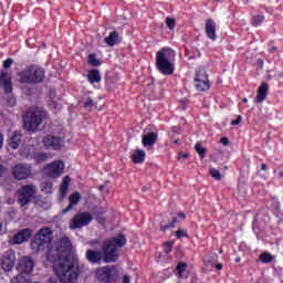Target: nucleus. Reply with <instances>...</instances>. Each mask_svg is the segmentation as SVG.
<instances>
[{
    "instance_id": "obj_1",
    "label": "nucleus",
    "mask_w": 283,
    "mask_h": 283,
    "mask_svg": "<svg viewBox=\"0 0 283 283\" xmlns=\"http://www.w3.org/2000/svg\"><path fill=\"white\" fill-rule=\"evenodd\" d=\"M57 260L53 269L61 283H74L78 280V265L70 256H62V253H70L72 251V241L67 237L61 238L55 248Z\"/></svg>"
},
{
    "instance_id": "obj_2",
    "label": "nucleus",
    "mask_w": 283,
    "mask_h": 283,
    "mask_svg": "<svg viewBox=\"0 0 283 283\" xmlns=\"http://www.w3.org/2000/svg\"><path fill=\"white\" fill-rule=\"evenodd\" d=\"M125 244H127V238H125V234L119 233L105 241L102 244V251L86 250L85 258L91 264H101L102 260L105 264H111L118 260V249H123Z\"/></svg>"
},
{
    "instance_id": "obj_3",
    "label": "nucleus",
    "mask_w": 283,
    "mask_h": 283,
    "mask_svg": "<svg viewBox=\"0 0 283 283\" xmlns=\"http://www.w3.org/2000/svg\"><path fill=\"white\" fill-rule=\"evenodd\" d=\"M174 56H176V53L168 48H164L156 53V67L164 76H172L176 72V66L171 61Z\"/></svg>"
},
{
    "instance_id": "obj_4",
    "label": "nucleus",
    "mask_w": 283,
    "mask_h": 283,
    "mask_svg": "<svg viewBox=\"0 0 283 283\" xmlns=\"http://www.w3.org/2000/svg\"><path fill=\"white\" fill-rule=\"evenodd\" d=\"M20 83H27L28 85H39L45 81V70L38 65H30L18 74Z\"/></svg>"
},
{
    "instance_id": "obj_5",
    "label": "nucleus",
    "mask_w": 283,
    "mask_h": 283,
    "mask_svg": "<svg viewBox=\"0 0 283 283\" xmlns=\"http://www.w3.org/2000/svg\"><path fill=\"white\" fill-rule=\"evenodd\" d=\"M45 116H48V113L39 107L28 109L23 116V125L27 132H36Z\"/></svg>"
},
{
    "instance_id": "obj_6",
    "label": "nucleus",
    "mask_w": 283,
    "mask_h": 283,
    "mask_svg": "<svg viewBox=\"0 0 283 283\" xmlns=\"http://www.w3.org/2000/svg\"><path fill=\"white\" fill-rule=\"evenodd\" d=\"M54 240V233L50 228H42L34 235V239L31 241L30 247L32 251L39 253V251H45V247Z\"/></svg>"
},
{
    "instance_id": "obj_7",
    "label": "nucleus",
    "mask_w": 283,
    "mask_h": 283,
    "mask_svg": "<svg viewBox=\"0 0 283 283\" xmlns=\"http://www.w3.org/2000/svg\"><path fill=\"white\" fill-rule=\"evenodd\" d=\"M18 205L20 207H27L32 202V199L36 196V186L34 185H24L17 191Z\"/></svg>"
},
{
    "instance_id": "obj_8",
    "label": "nucleus",
    "mask_w": 283,
    "mask_h": 283,
    "mask_svg": "<svg viewBox=\"0 0 283 283\" xmlns=\"http://www.w3.org/2000/svg\"><path fill=\"white\" fill-rule=\"evenodd\" d=\"M94 220V216L90 212H77L75 216L69 221V229L71 231H76V229H83V227H87Z\"/></svg>"
},
{
    "instance_id": "obj_9",
    "label": "nucleus",
    "mask_w": 283,
    "mask_h": 283,
    "mask_svg": "<svg viewBox=\"0 0 283 283\" xmlns=\"http://www.w3.org/2000/svg\"><path fill=\"white\" fill-rule=\"evenodd\" d=\"M195 87L197 92H208L211 90V82H209V74L205 69H199L195 74Z\"/></svg>"
},
{
    "instance_id": "obj_10",
    "label": "nucleus",
    "mask_w": 283,
    "mask_h": 283,
    "mask_svg": "<svg viewBox=\"0 0 283 283\" xmlns=\"http://www.w3.org/2000/svg\"><path fill=\"white\" fill-rule=\"evenodd\" d=\"M12 176L15 180H28L32 176V166L28 164H18L12 168Z\"/></svg>"
},
{
    "instance_id": "obj_11",
    "label": "nucleus",
    "mask_w": 283,
    "mask_h": 283,
    "mask_svg": "<svg viewBox=\"0 0 283 283\" xmlns=\"http://www.w3.org/2000/svg\"><path fill=\"white\" fill-rule=\"evenodd\" d=\"M65 169L63 160L53 161L44 167V174L49 178H60Z\"/></svg>"
},
{
    "instance_id": "obj_12",
    "label": "nucleus",
    "mask_w": 283,
    "mask_h": 283,
    "mask_svg": "<svg viewBox=\"0 0 283 283\" xmlns=\"http://www.w3.org/2000/svg\"><path fill=\"white\" fill-rule=\"evenodd\" d=\"M17 262V254H14V250H7L1 258V266L2 271L10 272L14 269V263Z\"/></svg>"
},
{
    "instance_id": "obj_13",
    "label": "nucleus",
    "mask_w": 283,
    "mask_h": 283,
    "mask_svg": "<svg viewBox=\"0 0 283 283\" xmlns=\"http://www.w3.org/2000/svg\"><path fill=\"white\" fill-rule=\"evenodd\" d=\"M43 145L49 151H59L63 147V139L59 136L46 135Z\"/></svg>"
},
{
    "instance_id": "obj_14",
    "label": "nucleus",
    "mask_w": 283,
    "mask_h": 283,
    "mask_svg": "<svg viewBox=\"0 0 283 283\" xmlns=\"http://www.w3.org/2000/svg\"><path fill=\"white\" fill-rule=\"evenodd\" d=\"M96 279L98 282L112 283L114 281V269L109 266H103L97 269Z\"/></svg>"
},
{
    "instance_id": "obj_15",
    "label": "nucleus",
    "mask_w": 283,
    "mask_h": 283,
    "mask_svg": "<svg viewBox=\"0 0 283 283\" xmlns=\"http://www.w3.org/2000/svg\"><path fill=\"white\" fill-rule=\"evenodd\" d=\"M34 260L31 256H23L20 260L19 269L24 275H30L34 271Z\"/></svg>"
},
{
    "instance_id": "obj_16",
    "label": "nucleus",
    "mask_w": 283,
    "mask_h": 283,
    "mask_svg": "<svg viewBox=\"0 0 283 283\" xmlns=\"http://www.w3.org/2000/svg\"><path fill=\"white\" fill-rule=\"evenodd\" d=\"M30 238H32V230L30 228H25L13 235L12 243L23 244V242H28Z\"/></svg>"
},
{
    "instance_id": "obj_17",
    "label": "nucleus",
    "mask_w": 283,
    "mask_h": 283,
    "mask_svg": "<svg viewBox=\"0 0 283 283\" xmlns=\"http://www.w3.org/2000/svg\"><path fill=\"white\" fill-rule=\"evenodd\" d=\"M205 32H206V36L208 39H210V41L218 40V35L216 34L217 25H216V21H213V19L206 20Z\"/></svg>"
},
{
    "instance_id": "obj_18",
    "label": "nucleus",
    "mask_w": 283,
    "mask_h": 283,
    "mask_svg": "<svg viewBox=\"0 0 283 283\" xmlns=\"http://www.w3.org/2000/svg\"><path fill=\"white\" fill-rule=\"evenodd\" d=\"M0 87L4 90V94H12V77L7 72L0 73Z\"/></svg>"
},
{
    "instance_id": "obj_19",
    "label": "nucleus",
    "mask_w": 283,
    "mask_h": 283,
    "mask_svg": "<svg viewBox=\"0 0 283 283\" xmlns=\"http://www.w3.org/2000/svg\"><path fill=\"white\" fill-rule=\"evenodd\" d=\"M266 96H269V83L262 82L256 91L254 102L258 104L264 103V101H266Z\"/></svg>"
},
{
    "instance_id": "obj_20",
    "label": "nucleus",
    "mask_w": 283,
    "mask_h": 283,
    "mask_svg": "<svg viewBox=\"0 0 283 283\" xmlns=\"http://www.w3.org/2000/svg\"><path fill=\"white\" fill-rule=\"evenodd\" d=\"M69 201H70L69 206L62 210V216H65V213H69V211H72V209L76 207L78 202H81V192L75 191L72 195H70Z\"/></svg>"
},
{
    "instance_id": "obj_21",
    "label": "nucleus",
    "mask_w": 283,
    "mask_h": 283,
    "mask_svg": "<svg viewBox=\"0 0 283 283\" xmlns=\"http://www.w3.org/2000/svg\"><path fill=\"white\" fill-rule=\"evenodd\" d=\"M156 140H158V134L156 133H147L142 137V145L144 147H151L156 145Z\"/></svg>"
},
{
    "instance_id": "obj_22",
    "label": "nucleus",
    "mask_w": 283,
    "mask_h": 283,
    "mask_svg": "<svg viewBox=\"0 0 283 283\" xmlns=\"http://www.w3.org/2000/svg\"><path fill=\"white\" fill-rule=\"evenodd\" d=\"M87 81L88 83H91V85H94L95 83H101V81H103V77L101 76V71H98V69H93L88 71Z\"/></svg>"
},
{
    "instance_id": "obj_23",
    "label": "nucleus",
    "mask_w": 283,
    "mask_h": 283,
    "mask_svg": "<svg viewBox=\"0 0 283 283\" xmlns=\"http://www.w3.org/2000/svg\"><path fill=\"white\" fill-rule=\"evenodd\" d=\"M146 153L145 150L137 149L135 154L130 156L134 165H143L145 163Z\"/></svg>"
},
{
    "instance_id": "obj_24",
    "label": "nucleus",
    "mask_w": 283,
    "mask_h": 283,
    "mask_svg": "<svg viewBox=\"0 0 283 283\" xmlns=\"http://www.w3.org/2000/svg\"><path fill=\"white\" fill-rule=\"evenodd\" d=\"M20 145H21V133L14 132L10 138L9 147H11V149H19Z\"/></svg>"
},
{
    "instance_id": "obj_25",
    "label": "nucleus",
    "mask_w": 283,
    "mask_h": 283,
    "mask_svg": "<svg viewBox=\"0 0 283 283\" xmlns=\"http://www.w3.org/2000/svg\"><path fill=\"white\" fill-rule=\"evenodd\" d=\"M118 32L113 31L109 33L108 36L105 38V43L109 45V48H114V45H116V43H118Z\"/></svg>"
},
{
    "instance_id": "obj_26",
    "label": "nucleus",
    "mask_w": 283,
    "mask_h": 283,
    "mask_svg": "<svg viewBox=\"0 0 283 283\" xmlns=\"http://www.w3.org/2000/svg\"><path fill=\"white\" fill-rule=\"evenodd\" d=\"M265 19H266V17H264V14H255L251 19V25L253 28H260V25H262V23H264Z\"/></svg>"
},
{
    "instance_id": "obj_27",
    "label": "nucleus",
    "mask_w": 283,
    "mask_h": 283,
    "mask_svg": "<svg viewBox=\"0 0 283 283\" xmlns=\"http://www.w3.org/2000/svg\"><path fill=\"white\" fill-rule=\"evenodd\" d=\"M69 189H70V176H65L60 186L61 196H66Z\"/></svg>"
},
{
    "instance_id": "obj_28",
    "label": "nucleus",
    "mask_w": 283,
    "mask_h": 283,
    "mask_svg": "<svg viewBox=\"0 0 283 283\" xmlns=\"http://www.w3.org/2000/svg\"><path fill=\"white\" fill-rule=\"evenodd\" d=\"M259 260H260V262H262V264H271V262H273L275 260V258L272 256V254L269 252H262L259 255Z\"/></svg>"
},
{
    "instance_id": "obj_29",
    "label": "nucleus",
    "mask_w": 283,
    "mask_h": 283,
    "mask_svg": "<svg viewBox=\"0 0 283 283\" xmlns=\"http://www.w3.org/2000/svg\"><path fill=\"white\" fill-rule=\"evenodd\" d=\"M187 262H179L176 266V275L182 280L185 271H187Z\"/></svg>"
},
{
    "instance_id": "obj_30",
    "label": "nucleus",
    "mask_w": 283,
    "mask_h": 283,
    "mask_svg": "<svg viewBox=\"0 0 283 283\" xmlns=\"http://www.w3.org/2000/svg\"><path fill=\"white\" fill-rule=\"evenodd\" d=\"M87 63H88V65H91L92 67H101V65H102L101 60L97 59L94 53L88 54Z\"/></svg>"
},
{
    "instance_id": "obj_31",
    "label": "nucleus",
    "mask_w": 283,
    "mask_h": 283,
    "mask_svg": "<svg viewBox=\"0 0 283 283\" xmlns=\"http://www.w3.org/2000/svg\"><path fill=\"white\" fill-rule=\"evenodd\" d=\"M176 224H178V218L174 217L172 220L167 224L160 223V231L165 232L169 231V229H175Z\"/></svg>"
},
{
    "instance_id": "obj_32",
    "label": "nucleus",
    "mask_w": 283,
    "mask_h": 283,
    "mask_svg": "<svg viewBox=\"0 0 283 283\" xmlns=\"http://www.w3.org/2000/svg\"><path fill=\"white\" fill-rule=\"evenodd\" d=\"M53 189H54V184H52V181H44L41 184V191L43 193H52Z\"/></svg>"
},
{
    "instance_id": "obj_33",
    "label": "nucleus",
    "mask_w": 283,
    "mask_h": 283,
    "mask_svg": "<svg viewBox=\"0 0 283 283\" xmlns=\"http://www.w3.org/2000/svg\"><path fill=\"white\" fill-rule=\"evenodd\" d=\"M195 151H197L200 158H205V156H207V148H205L200 143L195 144Z\"/></svg>"
},
{
    "instance_id": "obj_34",
    "label": "nucleus",
    "mask_w": 283,
    "mask_h": 283,
    "mask_svg": "<svg viewBox=\"0 0 283 283\" xmlns=\"http://www.w3.org/2000/svg\"><path fill=\"white\" fill-rule=\"evenodd\" d=\"M33 158H34V160H35V163L39 165V164H41V163H46V160H48V154H45V153H35L34 155H33Z\"/></svg>"
},
{
    "instance_id": "obj_35",
    "label": "nucleus",
    "mask_w": 283,
    "mask_h": 283,
    "mask_svg": "<svg viewBox=\"0 0 283 283\" xmlns=\"http://www.w3.org/2000/svg\"><path fill=\"white\" fill-rule=\"evenodd\" d=\"M174 241H166L164 242L163 247H164V251L166 253V255H169V253H171L174 251Z\"/></svg>"
},
{
    "instance_id": "obj_36",
    "label": "nucleus",
    "mask_w": 283,
    "mask_h": 283,
    "mask_svg": "<svg viewBox=\"0 0 283 283\" xmlns=\"http://www.w3.org/2000/svg\"><path fill=\"white\" fill-rule=\"evenodd\" d=\"M11 283H28V277L25 274H18L11 280Z\"/></svg>"
},
{
    "instance_id": "obj_37",
    "label": "nucleus",
    "mask_w": 283,
    "mask_h": 283,
    "mask_svg": "<svg viewBox=\"0 0 283 283\" xmlns=\"http://www.w3.org/2000/svg\"><path fill=\"white\" fill-rule=\"evenodd\" d=\"M210 176L214 178V180H222V174L216 168L210 169Z\"/></svg>"
},
{
    "instance_id": "obj_38",
    "label": "nucleus",
    "mask_w": 283,
    "mask_h": 283,
    "mask_svg": "<svg viewBox=\"0 0 283 283\" xmlns=\"http://www.w3.org/2000/svg\"><path fill=\"white\" fill-rule=\"evenodd\" d=\"M175 235L178 240L182 239V238H189V233L187 232V230H182V229H178L175 232Z\"/></svg>"
},
{
    "instance_id": "obj_39",
    "label": "nucleus",
    "mask_w": 283,
    "mask_h": 283,
    "mask_svg": "<svg viewBox=\"0 0 283 283\" xmlns=\"http://www.w3.org/2000/svg\"><path fill=\"white\" fill-rule=\"evenodd\" d=\"M166 25L169 30H174V28H176V20L172 18H166Z\"/></svg>"
},
{
    "instance_id": "obj_40",
    "label": "nucleus",
    "mask_w": 283,
    "mask_h": 283,
    "mask_svg": "<svg viewBox=\"0 0 283 283\" xmlns=\"http://www.w3.org/2000/svg\"><path fill=\"white\" fill-rule=\"evenodd\" d=\"M92 107H94V99H92V97H88L87 101L84 103V108L92 109Z\"/></svg>"
},
{
    "instance_id": "obj_41",
    "label": "nucleus",
    "mask_w": 283,
    "mask_h": 283,
    "mask_svg": "<svg viewBox=\"0 0 283 283\" xmlns=\"http://www.w3.org/2000/svg\"><path fill=\"white\" fill-rule=\"evenodd\" d=\"M12 63H14V61L11 57H8L4 62H3V67L4 70H10V67H12Z\"/></svg>"
},
{
    "instance_id": "obj_42",
    "label": "nucleus",
    "mask_w": 283,
    "mask_h": 283,
    "mask_svg": "<svg viewBox=\"0 0 283 283\" xmlns=\"http://www.w3.org/2000/svg\"><path fill=\"white\" fill-rule=\"evenodd\" d=\"M240 123H242V115H238L235 119H232L230 125L238 126Z\"/></svg>"
},
{
    "instance_id": "obj_43",
    "label": "nucleus",
    "mask_w": 283,
    "mask_h": 283,
    "mask_svg": "<svg viewBox=\"0 0 283 283\" xmlns=\"http://www.w3.org/2000/svg\"><path fill=\"white\" fill-rule=\"evenodd\" d=\"M256 66H258V70H264V60L263 59H258L256 60Z\"/></svg>"
},
{
    "instance_id": "obj_44",
    "label": "nucleus",
    "mask_w": 283,
    "mask_h": 283,
    "mask_svg": "<svg viewBox=\"0 0 283 283\" xmlns=\"http://www.w3.org/2000/svg\"><path fill=\"white\" fill-rule=\"evenodd\" d=\"M96 244H101V241H98V239H94V240L88 241L90 247H96Z\"/></svg>"
},
{
    "instance_id": "obj_45",
    "label": "nucleus",
    "mask_w": 283,
    "mask_h": 283,
    "mask_svg": "<svg viewBox=\"0 0 283 283\" xmlns=\"http://www.w3.org/2000/svg\"><path fill=\"white\" fill-rule=\"evenodd\" d=\"M220 143H221L222 145H224L226 147H228V145H229V139H228L227 137H221Z\"/></svg>"
},
{
    "instance_id": "obj_46",
    "label": "nucleus",
    "mask_w": 283,
    "mask_h": 283,
    "mask_svg": "<svg viewBox=\"0 0 283 283\" xmlns=\"http://www.w3.org/2000/svg\"><path fill=\"white\" fill-rule=\"evenodd\" d=\"M6 174V167L0 164V178Z\"/></svg>"
},
{
    "instance_id": "obj_47",
    "label": "nucleus",
    "mask_w": 283,
    "mask_h": 283,
    "mask_svg": "<svg viewBox=\"0 0 283 283\" xmlns=\"http://www.w3.org/2000/svg\"><path fill=\"white\" fill-rule=\"evenodd\" d=\"M178 218H181V220H185L187 218V214L185 212L177 213Z\"/></svg>"
},
{
    "instance_id": "obj_48",
    "label": "nucleus",
    "mask_w": 283,
    "mask_h": 283,
    "mask_svg": "<svg viewBox=\"0 0 283 283\" xmlns=\"http://www.w3.org/2000/svg\"><path fill=\"white\" fill-rule=\"evenodd\" d=\"M273 52H277V46H272L269 49L270 54H273Z\"/></svg>"
},
{
    "instance_id": "obj_49",
    "label": "nucleus",
    "mask_w": 283,
    "mask_h": 283,
    "mask_svg": "<svg viewBox=\"0 0 283 283\" xmlns=\"http://www.w3.org/2000/svg\"><path fill=\"white\" fill-rule=\"evenodd\" d=\"M179 158H189V154H187V153H179Z\"/></svg>"
},
{
    "instance_id": "obj_50",
    "label": "nucleus",
    "mask_w": 283,
    "mask_h": 283,
    "mask_svg": "<svg viewBox=\"0 0 283 283\" xmlns=\"http://www.w3.org/2000/svg\"><path fill=\"white\" fill-rule=\"evenodd\" d=\"M56 102H54V101H51L50 102V107H53V109H56Z\"/></svg>"
},
{
    "instance_id": "obj_51",
    "label": "nucleus",
    "mask_w": 283,
    "mask_h": 283,
    "mask_svg": "<svg viewBox=\"0 0 283 283\" xmlns=\"http://www.w3.org/2000/svg\"><path fill=\"white\" fill-rule=\"evenodd\" d=\"M268 169H269V166H266V164L261 165V170L262 171H266Z\"/></svg>"
},
{
    "instance_id": "obj_52",
    "label": "nucleus",
    "mask_w": 283,
    "mask_h": 283,
    "mask_svg": "<svg viewBox=\"0 0 283 283\" xmlns=\"http://www.w3.org/2000/svg\"><path fill=\"white\" fill-rule=\"evenodd\" d=\"M3 147V135L0 133V149Z\"/></svg>"
},
{
    "instance_id": "obj_53",
    "label": "nucleus",
    "mask_w": 283,
    "mask_h": 283,
    "mask_svg": "<svg viewBox=\"0 0 283 283\" xmlns=\"http://www.w3.org/2000/svg\"><path fill=\"white\" fill-rule=\"evenodd\" d=\"M216 269H217V271H222V263H218V264L216 265Z\"/></svg>"
},
{
    "instance_id": "obj_54",
    "label": "nucleus",
    "mask_w": 283,
    "mask_h": 283,
    "mask_svg": "<svg viewBox=\"0 0 283 283\" xmlns=\"http://www.w3.org/2000/svg\"><path fill=\"white\" fill-rule=\"evenodd\" d=\"M243 6H249L251 3V0H242Z\"/></svg>"
},
{
    "instance_id": "obj_55",
    "label": "nucleus",
    "mask_w": 283,
    "mask_h": 283,
    "mask_svg": "<svg viewBox=\"0 0 283 283\" xmlns=\"http://www.w3.org/2000/svg\"><path fill=\"white\" fill-rule=\"evenodd\" d=\"M10 103H11V105H17V99L11 98V99H10Z\"/></svg>"
},
{
    "instance_id": "obj_56",
    "label": "nucleus",
    "mask_w": 283,
    "mask_h": 283,
    "mask_svg": "<svg viewBox=\"0 0 283 283\" xmlns=\"http://www.w3.org/2000/svg\"><path fill=\"white\" fill-rule=\"evenodd\" d=\"M279 178H283V170L279 171Z\"/></svg>"
},
{
    "instance_id": "obj_57",
    "label": "nucleus",
    "mask_w": 283,
    "mask_h": 283,
    "mask_svg": "<svg viewBox=\"0 0 283 283\" xmlns=\"http://www.w3.org/2000/svg\"><path fill=\"white\" fill-rule=\"evenodd\" d=\"M242 102H243V103H249V98L244 97V98L242 99Z\"/></svg>"
},
{
    "instance_id": "obj_58",
    "label": "nucleus",
    "mask_w": 283,
    "mask_h": 283,
    "mask_svg": "<svg viewBox=\"0 0 283 283\" xmlns=\"http://www.w3.org/2000/svg\"><path fill=\"white\" fill-rule=\"evenodd\" d=\"M235 262H240V259H235Z\"/></svg>"
},
{
    "instance_id": "obj_59",
    "label": "nucleus",
    "mask_w": 283,
    "mask_h": 283,
    "mask_svg": "<svg viewBox=\"0 0 283 283\" xmlns=\"http://www.w3.org/2000/svg\"><path fill=\"white\" fill-rule=\"evenodd\" d=\"M219 253H221V254H222V253H223V251H222V250H220V251H219Z\"/></svg>"
},
{
    "instance_id": "obj_60",
    "label": "nucleus",
    "mask_w": 283,
    "mask_h": 283,
    "mask_svg": "<svg viewBox=\"0 0 283 283\" xmlns=\"http://www.w3.org/2000/svg\"><path fill=\"white\" fill-rule=\"evenodd\" d=\"M218 2H222L223 0H217Z\"/></svg>"
},
{
    "instance_id": "obj_61",
    "label": "nucleus",
    "mask_w": 283,
    "mask_h": 283,
    "mask_svg": "<svg viewBox=\"0 0 283 283\" xmlns=\"http://www.w3.org/2000/svg\"><path fill=\"white\" fill-rule=\"evenodd\" d=\"M99 189L103 190V186H101Z\"/></svg>"
},
{
    "instance_id": "obj_62",
    "label": "nucleus",
    "mask_w": 283,
    "mask_h": 283,
    "mask_svg": "<svg viewBox=\"0 0 283 283\" xmlns=\"http://www.w3.org/2000/svg\"><path fill=\"white\" fill-rule=\"evenodd\" d=\"M176 144H178V140H175Z\"/></svg>"
}]
</instances>
